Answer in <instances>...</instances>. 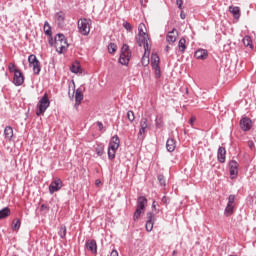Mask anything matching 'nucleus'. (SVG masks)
I'll list each match as a JSON object with an SVG mask.
<instances>
[{
	"label": "nucleus",
	"mask_w": 256,
	"mask_h": 256,
	"mask_svg": "<svg viewBox=\"0 0 256 256\" xmlns=\"http://www.w3.org/2000/svg\"><path fill=\"white\" fill-rule=\"evenodd\" d=\"M147 27L145 24L140 23L138 26V35L136 36V42L138 43V47H144V50L151 49V45H149V34H147Z\"/></svg>",
	"instance_id": "obj_1"
},
{
	"label": "nucleus",
	"mask_w": 256,
	"mask_h": 256,
	"mask_svg": "<svg viewBox=\"0 0 256 256\" xmlns=\"http://www.w3.org/2000/svg\"><path fill=\"white\" fill-rule=\"evenodd\" d=\"M55 49L57 53L62 54L69 49V44L64 34H57L54 38Z\"/></svg>",
	"instance_id": "obj_2"
},
{
	"label": "nucleus",
	"mask_w": 256,
	"mask_h": 256,
	"mask_svg": "<svg viewBox=\"0 0 256 256\" xmlns=\"http://www.w3.org/2000/svg\"><path fill=\"white\" fill-rule=\"evenodd\" d=\"M78 30L81 35L87 36L91 31V20L86 18H81L78 21Z\"/></svg>",
	"instance_id": "obj_3"
},
{
	"label": "nucleus",
	"mask_w": 256,
	"mask_h": 256,
	"mask_svg": "<svg viewBox=\"0 0 256 256\" xmlns=\"http://www.w3.org/2000/svg\"><path fill=\"white\" fill-rule=\"evenodd\" d=\"M51 105V101H49V96L44 94V96L39 100L38 103V111L36 112L37 117H40L42 113H45L49 106Z\"/></svg>",
	"instance_id": "obj_4"
},
{
	"label": "nucleus",
	"mask_w": 256,
	"mask_h": 256,
	"mask_svg": "<svg viewBox=\"0 0 256 256\" xmlns=\"http://www.w3.org/2000/svg\"><path fill=\"white\" fill-rule=\"evenodd\" d=\"M149 128V125L147 124V118L142 117L140 120V129L138 132V139L143 141L145 139V133H147V129Z\"/></svg>",
	"instance_id": "obj_5"
},
{
	"label": "nucleus",
	"mask_w": 256,
	"mask_h": 256,
	"mask_svg": "<svg viewBox=\"0 0 256 256\" xmlns=\"http://www.w3.org/2000/svg\"><path fill=\"white\" fill-rule=\"evenodd\" d=\"M159 55H157V53H152L151 55V65H152V69H154L156 71V75H158V77H161V67H159Z\"/></svg>",
	"instance_id": "obj_6"
},
{
	"label": "nucleus",
	"mask_w": 256,
	"mask_h": 256,
	"mask_svg": "<svg viewBox=\"0 0 256 256\" xmlns=\"http://www.w3.org/2000/svg\"><path fill=\"white\" fill-rule=\"evenodd\" d=\"M62 187H63V181H61V178H56L49 185V193H50V195H53V193H57V191H60V189Z\"/></svg>",
	"instance_id": "obj_7"
},
{
	"label": "nucleus",
	"mask_w": 256,
	"mask_h": 256,
	"mask_svg": "<svg viewBox=\"0 0 256 256\" xmlns=\"http://www.w3.org/2000/svg\"><path fill=\"white\" fill-rule=\"evenodd\" d=\"M147 221H146V231L151 232L153 231V225H155V214L153 212H148L146 214Z\"/></svg>",
	"instance_id": "obj_8"
},
{
	"label": "nucleus",
	"mask_w": 256,
	"mask_h": 256,
	"mask_svg": "<svg viewBox=\"0 0 256 256\" xmlns=\"http://www.w3.org/2000/svg\"><path fill=\"white\" fill-rule=\"evenodd\" d=\"M13 83L16 87H21V85L25 83V76H23V72H21V70H16L13 78Z\"/></svg>",
	"instance_id": "obj_9"
},
{
	"label": "nucleus",
	"mask_w": 256,
	"mask_h": 256,
	"mask_svg": "<svg viewBox=\"0 0 256 256\" xmlns=\"http://www.w3.org/2000/svg\"><path fill=\"white\" fill-rule=\"evenodd\" d=\"M229 167H230V177L231 179H235L237 175H239V163L235 160H231L229 162Z\"/></svg>",
	"instance_id": "obj_10"
},
{
	"label": "nucleus",
	"mask_w": 256,
	"mask_h": 256,
	"mask_svg": "<svg viewBox=\"0 0 256 256\" xmlns=\"http://www.w3.org/2000/svg\"><path fill=\"white\" fill-rule=\"evenodd\" d=\"M251 127H253V121H251L249 117H243L240 120V128L242 131H251Z\"/></svg>",
	"instance_id": "obj_11"
},
{
	"label": "nucleus",
	"mask_w": 256,
	"mask_h": 256,
	"mask_svg": "<svg viewBox=\"0 0 256 256\" xmlns=\"http://www.w3.org/2000/svg\"><path fill=\"white\" fill-rule=\"evenodd\" d=\"M177 37H179V32H177V29L173 28L168 34L166 35V41L169 43V45L175 43L177 41Z\"/></svg>",
	"instance_id": "obj_12"
},
{
	"label": "nucleus",
	"mask_w": 256,
	"mask_h": 256,
	"mask_svg": "<svg viewBox=\"0 0 256 256\" xmlns=\"http://www.w3.org/2000/svg\"><path fill=\"white\" fill-rule=\"evenodd\" d=\"M194 57H196L200 61H205V59H207V57H209V51H207L203 48H200L194 53Z\"/></svg>",
	"instance_id": "obj_13"
},
{
	"label": "nucleus",
	"mask_w": 256,
	"mask_h": 256,
	"mask_svg": "<svg viewBox=\"0 0 256 256\" xmlns=\"http://www.w3.org/2000/svg\"><path fill=\"white\" fill-rule=\"evenodd\" d=\"M229 11L236 21L241 19V8L238 6H229Z\"/></svg>",
	"instance_id": "obj_14"
},
{
	"label": "nucleus",
	"mask_w": 256,
	"mask_h": 256,
	"mask_svg": "<svg viewBox=\"0 0 256 256\" xmlns=\"http://www.w3.org/2000/svg\"><path fill=\"white\" fill-rule=\"evenodd\" d=\"M177 148V141L175 140V138H169L166 141V149L169 153H173V151H175V149Z\"/></svg>",
	"instance_id": "obj_15"
},
{
	"label": "nucleus",
	"mask_w": 256,
	"mask_h": 256,
	"mask_svg": "<svg viewBox=\"0 0 256 256\" xmlns=\"http://www.w3.org/2000/svg\"><path fill=\"white\" fill-rule=\"evenodd\" d=\"M147 206V198L145 196H140L136 202V209H140L145 211V207Z\"/></svg>",
	"instance_id": "obj_16"
},
{
	"label": "nucleus",
	"mask_w": 256,
	"mask_h": 256,
	"mask_svg": "<svg viewBox=\"0 0 256 256\" xmlns=\"http://www.w3.org/2000/svg\"><path fill=\"white\" fill-rule=\"evenodd\" d=\"M226 155L227 150H225V147H219L217 152V159L219 163H225Z\"/></svg>",
	"instance_id": "obj_17"
},
{
	"label": "nucleus",
	"mask_w": 256,
	"mask_h": 256,
	"mask_svg": "<svg viewBox=\"0 0 256 256\" xmlns=\"http://www.w3.org/2000/svg\"><path fill=\"white\" fill-rule=\"evenodd\" d=\"M55 21L59 27H62L63 23H65V12H57L55 14Z\"/></svg>",
	"instance_id": "obj_18"
},
{
	"label": "nucleus",
	"mask_w": 256,
	"mask_h": 256,
	"mask_svg": "<svg viewBox=\"0 0 256 256\" xmlns=\"http://www.w3.org/2000/svg\"><path fill=\"white\" fill-rule=\"evenodd\" d=\"M121 141L119 140V136L115 135L111 138L108 148L110 149H119Z\"/></svg>",
	"instance_id": "obj_19"
},
{
	"label": "nucleus",
	"mask_w": 256,
	"mask_h": 256,
	"mask_svg": "<svg viewBox=\"0 0 256 256\" xmlns=\"http://www.w3.org/2000/svg\"><path fill=\"white\" fill-rule=\"evenodd\" d=\"M86 249H88V251H91V253H97V241L88 240L86 242Z\"/></svg>",
	"instance_id": "obj_20"
},
{
	"label": "nucleus",
	"mask_w": 256,
	"mask_h": 256,
	"mask_svg": "<svg viewBox=\"0 0 256 256\" xmlns=\"http://www.w3.org/2000/svg\"><path fill=\"white\" fill-rule=\"evenodd\" d=\"M4 137L7 141L13 140V127L6 126L4 129Z\"/></svg>",
	"instance_id": "obj_21"
},
{
	"label": "nucleus",
	"mask_w": 256,
	"mask_h": 256,
	"mask_svg": "<svg viewBox=\"0 0 256 256\" xmlns=\"http://www.w3.org/2000/svg\"><path fill=\"white\" fill-rule=\"evenodd\" d=\"M149 55H151V49L144 50V54L141 60L143 67H147V65H149Z\"/></svg>",
	"instance_id": "obj_22"
},
{
	"label": "nucleus",
	"mask_w": 256,
	"mask_h": 256,
	"mask_svg": "<svg viewBox=\"0 0 256 256\" xmlns=\"http://www.w3.org/2000/svg\"><path fill=\"white\" fill-rule=\"evenodd\" d=\"M131 59V55L128 54H120L119 64L120 65H129V61Z\"/></svg>",
	"instance_id": "obj_23"
},
{
	"label": "nucleus",
	"mask_w": 256,
	"mask_h": 256,
	"mask_svg": "<svg viewBox=\"0 0 256 256\" xmlns=\"http://www.w3.org/2000/svg\"><path fill=\"white\" fill-rule=\"evenodd\" d=\"M75 101H76L75 103L76 106L81 105V102L83 101V92H81V89H77L75 91Z\"/></svg>",
	"instance_id": "obj_24"
},
{
	"label": "nucleus",
	"mask_w": 256,
	"mask_h": 256,
	"mask_svg": "<svg viewBox=\"0 0 256 256\" xmlns=\"http://www.w3.org/2000/svg\"><path fill=\"white\" fill-rule=\"evenodd\" d=\"M155 125H156V129H163V127H165V122H163V116L162 115H157L156 116Z\"/></svg>",
	"instance_id": "obj_25"
},
{
	"label": "nucleus",
	"mask_w": 256,
	"mask_h": 256,
	"mask_svg": "<svg viewBox=\"0 0 256 256\" xmlns=\"http://www.w3.org/2000/svg\"><path fill=\"white\" fill-rule=\"evenodd\" d=\"M187 40H185V38H181L178 42V49L180 51V53H184L187 49Z\"/></svg>",
	"instance_id": "obj_26"
},
{
	"label": "nucleus",
	"mask_w": 256,
	"mask_h": 256,
	"mask_svg": "<svg viewBox=\"0 0 256 256\" xmlns=\"http://www.w3.org/2000/svg\"><path fill=\"white\" fill-rule=\"evenodd\" d=\"M30 67L33 68L34 75H39L41 73V62H34L33 64H30Z\"/></svg>",
	"instance_id": "obj_27"
},
{
	"label": "nucleus",
	"mask_w": 256,
	"mask_h": 256,
	"mask_svg": "<svg viewBox=\"0 0 256 256\" xmlns=\"http://www.w3.org/2000/svg\"><path fill=\"white\" fill-rule=\"evenodd\" d=\"M9 215H11V209H9V207H5L0 210V219H7Z\"/></svg>",
	"instance_id": "obj_28"
},
{
	"label": "nucleus",
	"mask_w": 256,
	"mask_h": 256,
	"mask_svg": "<svg viewBox=\"0 0 256 256\" xmlns=\"http://www.w3.org/2000/svg\"><path fill=\"white\" fill-rule=\"evenodd\" d=\"M95 151L98 157H101L105 153V145L102 143L97 144Z\"/></svg>",
	"instance_id": "obj_29"
},
{
	"label": "nucleus",
	"mask_w": 256,
	"mask_h": 256,
	"mask_svg": "<svg viewBox=\"0 0 256 256\" xmlns=\"http://www.w3.org/2000/svg\"><path fill=\"white\" fill-rule=\"evenodd\" d=\"M235 209V205L233 204H227L224 214L226 215V217H231V215L233 214V211Z\"/></svg>",
	"instance_id": "obj_30"
},
{
	"label": "nucleus",
	"mask_w": 256,
	"mask_h": 256,
	"mask_svg": "<svg viewBox=\"0 0 256 256\" xmlns=\"http://www.w3.org/2000/svg\"><path fill=\"white\" fill-rule=\"evenodd\" d=\"M43 29H44L45 35H47L48 37H51V35H53V31L51 30V25H49L48 21H45Z\"/></svg>",
	"instance_id": "obj_31"
},
{
	"label": "nucleus",
	"mask_w": 256,
	"mask_h": 256,
	"mask_svg": "<svg viewBox=\"0 0 256 256\" xmlns=\"http://www.w3.org/2000/svg\"><path fill=\"white\" fill-rule=\"evenodd\" d=\"M242 41L245 47L253 49V40L251 39V36H245Z\"/></svg>",
	"instance_id": "obj_32"
},
{
	"label": "nucleus",
	"mask_w": 256,
	"mask_h": 256,
	"mask_svg": "<svg viewBox=\"0 0 256 256\" xmlns=\"http://www.w3.org/2000/svg\"><path fill=\"white\" fill-rule=\"evenodd\" d=\"M143 213H145V211L136 208L134 215H133V221H139V218L141 217V215H143Z\"/></svg>",
	"instance_id": "obj_33"
},
{
	"label": "nucleus",
	"mask_w": 256,
	"mask_h": 256,
	"mask_svg": "<svg viewBox=\"0 0 256 256\" xmlns=\"http://www.w3.org/2000/svg\"><path fill=\"white\" fill-rule=\"evenodd\" d=\"M58 235L61 237V239H65V237L67 236V227L65 225H62L60 227Z\"/></svg>",
	"instance_id": "obj_34"
},
{
	"label": "nucleus",
	"mask_w": 256,
	"mask_h": 256,
	"mask_svg": "<svg viewBox=\"0 0 256 256\" xmlns=\"http://www.w3.org/2000/svg\"><path fill=\"white\" fill-rule=\"evenodd\" d=\"M120 55H131V49H129V45L123 44Z\"/></svg>",
	"instance_id": "obj_35"
},
{
	"label": "nucleus",
	"mask_w": 256,
	"mask_h": 256,
	"mask_svg": "<svg viewBox=\"0 0 256 256\" xmlns=\"http://www.w3.org/2000/svg\"><path fill=\"white\" fill-rule=\"evenodd\" d=\"M12 223H13L12 225L13 231H19V229H21V220L15 219Z\"/></svg>",
	"instance_id": "obj_36"
},
{
	"label": "nucleus",
	"mask_w": 256,
	"mask_h": 256,
	"mask_svg": "<svg viewBox=\"0 0 256 256\" xmlns=\"http://www.w3.org/2000/svg\"><path fill=\"white\" fill-rule=\"evenodd\" d=\"M70 71L71 73H81V66L79 64H72Z\"/></svg>",
	"instance_id": "obj_37"
},
{
	"label": "nucleus",
	"mask_w": 256,
	"mask_h": 256,
	"mask_svg": "<svg viewBox=\"0 0 256 256\" xmlns=\"http://www.w3.org/2000/svg\"><path fill=\"white\" fill-rule=\"evenodd\" d=\"M116 153H117V149L108 148V159H110V161H113V159H115Z\"/></svg>",
	"instance_id": "obj_38"
},
{
	"label": "nucleus",
	"mask_w": 256,
	"mask_h": 256,
	"mask_svg": "<svg viewBox=\"0 0 256 256\" xmlns=\"http://www.w3.org/2000/svg\"><path fill=\"white\" fill-rule=\"evenodd\" d=\"M115 51H117V44L115 43H110L108 45V53H110L111 55H113V53H115Z\"/></svg>",
	"instance_id": "obj_39"
},
{
	"label": "nucleus",
	"mask_w": 256,
	"mask_h": 256,
	"mask_svg": "<svg viewBox=\"0 0 256 256\" xmlns=\"http://www.w3.org/2000/svg\"><path fill=\"white\" fill-rule=\"evenodd\" d=\"M127 119L130 121V123H133L135 121V113L131 110L127 112Z\"/></svg>",
	"instance_id": "obj_40"
},
{
	"label": "nucleus",
	"mask_w": 256,
	"mask_h": 256,
	"mask_svg": "<svg viewBox=\"0 0 256 256\" xmlns=\"http://www.w3.org/2000/svg\"><path fill=\"white\" fill-rule=\"evenodd\" d=\"M123 27L124 29H126V31H128L129 33H131L133 31V26L131 25V23L125 21L123 22Z\"/></svg>",
	"instance_id": "obj_41"
},
{
	"label": "nucleus",
	"mask_w": 256,
	"mask_h": 256,
	"mask_svg": "<svg viewBox=\"0 0 256 256\" xmlns=\"http://www.w3.org/2000/svg\"><path fill=\"white\" fill-rule=\"evenodd\" d=\"M39 60H37V56H35V54H31L28 57V63L29 65H33V63H37Z\"/></svg>",
	"instance_id": "obj_42"
},
{
	"label": "nucleus",
	"mask_w": 256,
	"mask_h": 256,
	"mask_svg": "<svg viewBox=\"0 0 256 256\" xmlns=\"http://www.w3.org/2000/svg\"><path fill=\"white\" fill-rule=\"evenodd\" d=\"M8 69L10 73H14V74L16 73V71H19V69L15 68V64L13 63H9Z\"/></svg>",
	"instance_id": "obj_43"
},
{
	"label": "nucleus",
	"mask_w": 256,
	"mask_h": 256,
	"mask_svg": "<svg viewBox=\"0 0 256 256\" xmlns=\"http://www.w3.org/2000/svg\"><path fill=\"white\" fill-rule=\"evenodd\" d=\"M158 181H159V183H160V185L162 186V187H165V185H166V183H165V176H163V175H158Z\"/></svg>",
	"instance_id": "obj_44"
},
{
	"label": "nucleus",
	"mask_w": 256,
	"mask_h": 256,
	"mask_svg": "<svg viewBox=\"0 0 256 256\" xmlns=\"http://www.w3.org/2000/svg\"><path fill=\"white\" fill-rule=\"evenodd\" d=\"M228 205H234L235 204V195L231 194L228 197Z\"/></svg>",
	"instance_id": "obj_45"
},
{
	"label": "nucleus",
	"mask_w": 256,
	"mask_h": 256,
	"mask_svg": "<svg viewBox=\"0 0 256 256\" xmlns=\"http://www.w3.org/2000/svg\"><path fill=\"white\" fill-rule=\"evenodd\" d=\"M48 43L51 47H53V45L55 46V40L53 39V35L48 36Z\"/></svg>",
	"instance_id": "obj_46"
},
{
	"label": "nucleus",
	"mask_w": 256,
	"mask_h": 256,
	"mask_svg": "<svg viewBox=\"0 0 256 256\" xmlns=\"http://www.w3.org/2000/svg\"><path fill=\"white\" fill-rule=\"evenodd\" d=\"M176 5L178 9H183V0H176Z\"/></svg>",
	"instance_id": "obj_47"
},
{
	"label": "nucleus",
	"mask_w": 256,
	"mask_h": 256,
	"mask_svg": "<svg viewBox=\"0 0 256 256\" xmlns=\"http://www.w3.org/2000/svg\"><path fill=\"white\" fill-rule=\"evenodd\" d=\"M248 147L252 150L255 148V143L253 142V140L248 141Z\"/></svg>",
	"instance_id": "obj_48"
},
{
	"label": "nucleus",
	"mask_w": 256,
	"mask_h": 256,
	"mask_svg": "<svg viewBox=\"0 0 256 256\" xmlns=\"http://www.w3.org/2000/svg\"><path fill=\"white\" fill-rule=\"evenodd\" d=\"M195 121H196L195 116H192V117L190 118V120H189L190 125H193V124L195 123Z\"/></svg>",
	"instance_id": "obj_49"
},
{
	"label": "nucleus",
	"mask_w": 256,
	"mask_h": 256,
	"mask_svg": "<svg viewBox=\"0 0 256 256\" xmlns=\"http://www.w3.org/2000/svg\"><path fill=\"white\" fill-rule=\"evenodd\" d=\"M110 256H119V252H117V250H112Z\"/></svg>",
	"instance_id": "obj_50"
},
{
	"label": "nucleus",
	"mask_w": 256,
	"mask_h": 256,
	"mask_svg": "<svg viewBox=\"0 0 256 256\" xmlns=\"http://www.w3.org/2000/svg\"><path fill=\"white\" fill-rule=\"evenodd\" d=\"M97 125L99 127V130L102 131L103 130V123L102 122H97Z\"/></svg>",
	"instance_id": "obj_51"
},
{
	"label": "nucleus",
	"mask_w": 256,
	"mask_h": 256,
	"mask_svg": "<svg viewBox=\"0 0 256 256\" xmlns=\"http://www.w3.org/2000/svg\"><path fill=\"white\" fill-rule=\"evenodd\" d=\"M162 203L167 205V196L162 197Z\"/></svg>",
	"instance_id": "obj_52"
},
{
	"label": "nucleus",
	"mask_w": 256,
	"mask_h": 256,
	"mask_svg": "<svg viewBox=\"0 0 256 256\" xmlns=\"http://www.w3.org/2000/svg\"><path fill=\"white\" fill-rule=\"evenodd\" d=\"M44 209H49V207L47 205H45V204H42L41 205V211H43Z\"/></svg>",
	"instance_id": "obj_53"
},
{
	"label": "nucleus",
	"mask_w": 256,
	"mask_h": 256,
	"mask_svg": "<svg viewBox=\"0 0 256 256\" xmlns=\"http://www.w3.org/2000/svg\"><path fill=\"white\" fill-rule=\"evenodd\" d=\"M180 17H181V19H185V17H186V15L184 14L183 11L180 13Z\"/></svg>",
	"instance_id": "obj_54"
},
{
	"label": "nucleus",
	"mask_w": 256,
	"mask_h": 256,
	"mask_svg": "<svg viewBox=\"0 0 256 256\" xmlns=\"http://www.w3.org/2000/svg\"><path fill=\"white\" fill-rule=\"evenodd\" d=\"M95 185H96V186L101 185V180H96V181H95Z\"/></svg>",
	"instance_id": "obj_55"
},
{
	"label": "nucleus",
	"mask_w": 256,
	"mask_h": 256,
	"mask_svg": "<svg viewBox=\"0 0 256 256\" xmlns=\"http://www.w3.org/2000/svg\"><path fill=\"white\" fill-rule=\"evenodd\" d=\"M169 49H171V47H169V45H167V46L165 47L166 53H169Z\"/></svg>",
	"instance_id": "obj_56"
},
{
	"label": "nucleus",
	"mask_w": 256,
	"mask_h": 256,
	"mask_svg": "<svg viewBox=\"0 0 256 256\" xmlns=\"http://www.w3.org/2000/svg\"><path fill=\"white\" fill-rule=\"evenodd\" d=\"M172 256H177V250H174Z\"/></svg>",
	"instance_id": "obj_57"
},
{
	"label": "nucleus",
	"mask_w": 256,
	"mask_h": 256,
	"mask_svg": "<svg viewBox=\"0 0 256 256\" xmlns=\"http://www.w3.org/2000/svg\"><path fill=\"white\" fill-rule=\"evenodd\" d=\"M152 207H155V202H153Z\"/></svg>",
	"instance_id": "obj_58"
},
{
	"label": "nucleus",
	"mask_w": 256,
	"mask_h": 256,
	"mask_svg": "<svg viewBox=\"0 0 256 256\" xmlns=\"http://www.w3.org/2000/svg\"><path fill=\"white\" fill-rule=\"evenodd\" d=\"M12 256H19V254H13Z\"/></svg>",
	"instance_id": "obj_59"
}]
</instances>
